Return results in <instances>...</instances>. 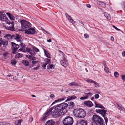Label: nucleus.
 <instances>
[{
	"mask_svg": "<svg viewBox=\"0 0 125 125\" xmlns=\"http://www.w3.org/2000/svg\"><path fill=\"white\" fill-rule=\"evenodd\" d=\"M68 104L65 102L59 104L53 107L54 110L52 112V114L55 117H57L64 114L63 111L67 107Z\"/></svg>",
	"mask_w": 125,
	"mask_h": 125,
	"instance_id": "nucleus-1",
	"label": "nucleus"
},
{
	"mask_svg": "<svg viewBox=\"0 0 125 125\" xmlns=\"http://www.w3.org/2000/svg\"><path fill=\"white\" fill-rule=\"evenodd\" d=\"M73 113L74 116L81 118H84L86 115L85 111L82 109H74L73 111Z\"/></svg>",
	"mask_w": 125,
	"mask_h": 125,
	"instance_id": "nucleus-2",
	"label": "nucleus"
},
{
	"mask_svg": "<svg viewBox=\"0 0 125 125\" xmlns=\"http://www.w3.org/2000/svg\"><path fill=\"white\" fill-rule=\"evenodd\" d=\"M20 21L21 24V29L22 31H25L29 28L31 27V24L27 21L21 20Z\"/></svg>",
	"mask_w": 125,
	"mask_h": 125,
	"instance_id": "nucleus-3",
	"label": "nucleus"
},
{
	"mask_svg": "<svg viewBox=\"0 0 125 125\" xmlns=\"http://www.w3.org/2000/svg\"><path fill=\"white\" fill-rule=\"evenodd\" d=\"M92 119L93 121L92 122H94L100 124V125H103V120L102 118L99 116L94 115L93 116Z\"/></svg>",
	"mask_w": 125,
	"mask_h": 125,
	"instance_id": "nucleus-4",
	"label": "nucleus"
},
{
	"mask_svg": "<svg viewBox=\"0 0 125 125\" xmlns=\"http://www.w3.org/2000/svg\"><path fill=\"white\" fill-rule=\"evenodd\" d=\"M64 125H72L73 122V120L70 116H68L65 118L62 121Z\"/></svg>",
	"mask_w": 125,
	"mask_h": 125,
	"instance_id": "nucleus-5",
	"label": "nucleus"
},
{
	"mask_svg": "<svg viewBox=\"0 0 125 125\" xmlns=\"http://www.w3.org/2000/svg\"><path fill=\"white\" fill-rule=\"evenodd\" d=\"M104 109H96V112L99 113L102 115L105 119L106 124L108 121V118L105 116L106 115V114H107L106 113L107 111L104 110Z\"/></svg>",
	"mask_w": 125,
	"mask_h": 125,
	"instance_id": "nucleus-6",
	"label": "nucleus"
},
{
	"mask_svg": "<svg viewBox=\"0 0 125 125\" xmlns=\"http://www.w3.org/2000/svg\"><path fill=\"white\" fill-rule=\"evenodd\" d=\"M25 34H28L33 35L36 33V31H35V29L31 27L29 28L27 30L25 31Z\"/></svg>",
	"mask_w": 125,
	"mask_h": 125,
	"instance_id": "nucleus-7",
	"label": "nucleus"
},
{
	"mask_svg": "<svg viewBox=\"0 0 125 125\" xmlns=\"http://www.w3.org/2000/svg\"><path fill=\"white\" fill-rule=\"evenodd\" d=\"M90 90H85V93L86 94L84 95L83 97H81L80 99L81 100H84L87 99L89 97H91L92 93L88 92Z\"/></svg>",
	"mask_w": 125,
	"mask_h": 125,
	"instance_id": "nucleus-8",
	"label": "nucleus"
},
{
	"mask_svg": "<svg viewBox=\"0 0 125 125\" xmlns=\"http://www.w3.org/2000/svg\"><path fill=\"white\" fill-rule=\"evenodd\" d=\"M53 107H52L49 110L47 111L45 114V115L43 116L42 118V120H44L45 119H46L48 116L51 113L52 114V110L53 109Z\"/></svg>",
	"mask_w": 125,
	"mask_h": 125,
	"instance_id": "nucleus-9",
	"label": "nucleus"
},
{
	"mask_svg": "<svg viewBox=\"0 0 125 125\" xmlns=\"http://www.w3.org/2000/svg\"><path fill=\"white\" fill-rule=\"evenodd\" d=\"M7 17L6 15L3 13L1 12H0V20L5 21L7 20Z\"/></svg>",
	"mask_w": 125,
	"mask_h": 125,
	"instance_id": "nucleus-10",
	"label": "nucleus"
},
{
	"mask_svg": "<svg viewBox=\"0 0 125 125\" xmlns=\"http://www.w3.org/2000/svg\"><path fill=\"white\" fill-rule=\"evenodd\" d=\"M60 63L62 66L65 67L67 66L68 64L67 60L65 58L63 60H61Z\"/></svg>",
	"mask_w": 125,
	"mask_h": 125,
	"instance_id": "nucleus-11",
	"label": "nucleus"
},
{
	"mask_svg": "<svg viewBox=\"0 0 125 125\" xmlns=\"http://www.w3.org/2000/svg\"><path fill=\"white\" fill-rule=\"evenodd\" d=\"M13 38L16 40L18 42H20L22 41L21 37L20 35L18 34L13 36Z\"/></svg>",
	"mask_w": 125,
	"mask_h": 125,
	"instance_id": "nucleus-12",
	"label": "nucleus"
},
{
	"mask_svg": "<svg viewBox=\"0 0 125 125\" xmlns=\"http://www.w3.org/2000/svg\"><path fill=\"white\" fill-rule=\"evenodd\" d=\"M13 47V51L12 53L13 54H15L16 52V50H17L19 47V46L14 43H13L12 44Z\"/></svg>",
	"mask_w": 125,
	"mask_h": 125,
	"instance_id": "nucleus-13",
	"label": "nucleus"
},
{
	"mask_svg": "<svg viewBox=\"0 0 125 125\" xmlns=\"http://www.w3.org/2000/svg\"><path fill=\"white\" fill-rule=\"evenodd\" d=\"M8 23L9 24H11V25L8 28V30L11 31H13L15 29L14 28V23L13 22H8Z\"/></svg>",
	"mask_w": 125,
	"mask_h": 125,
	"instance_id": "nucleus-14",
	"label": "nucleus"
},
{
	"mask_svg": "<svg viewBox=\"0 0 125 125\" xmlns=\"http://www.w3.org/2000/svg\"><path fill=\"white\" fill-rule=\"evenodd\" d=\"M65 15L67 18L68 20L70 22L74 24L75 23L74 20L72 19V18L67 13H66Z\"/></svg>",
	"mask_w": 125,
	"mask_h": 125,
	"instance_id": "nucleus-15",
	"label": "nucleus"
},
{
	"mask_svg": "<svg viewBox=\"0 0 125 125\" xmlns=\"http://www.w3.org/2000/svg\"><path fill=\"white\" fill-rule=\"evenodd\" d=\"M84 104L86 106L89 107H91L93 105L92 102L90 101H86L85 102Z\"/></svg>",
	"mask_w": 125,
	"mask_h": 125,
	"instance_id": "nucleus-16",
	"label": "nucleus"
},
{
	"mask_svg": "<svg viewBox=\"0 0 125 125\" xmlns=\"http://www.w3.org/2000/svg\"><path fill=\"white\" fill-rule=\"evenodd\" d=\"M55 122L52 120L48 121L45 123V125H54Z\"/></svg>",
	"mask_w": 125,
	"mask_h": 125,
	"instance_id": "nucleus-17",
	"label": "nucleus"
},
{
	"mask_svg": "<svg viewBox=\"0 0 125 125\" xmlns=\"http://www.w3.org/2000/svg\"><path fill=\"white\" fill-rule=\"evenodd\" d=\"M87 122L86 121L83 120L78 122L76 125H87Z\"/></svg>",
	"mask_w": 125,
	"mask_h": 125,
	"instance_id": "nucleus-18",
	"label": "nucleus"
},
{
	"mask_svg": "<svg viewBox=\"0 0 125 125\" xmlns=\"http://www.w3.org/2000/svg\"><path fill=\"white\" fill-rule=\"evenodd\" d=\"M26 51L30 54L32 55H35V53H34V51L30 48H26Z\"/></svg>",
	"mask_w": 125,
	"mask_h": 125,
	"instance_id": "nucleus-19",
	"label": "nucleus"
},
{
	"mask_svg": "<svg viewBox=\"0 0 125 125\" xmlns=\"http://www.w3.org/2000/svg\"><path fill=\"white\" fill-rule=\"evenodd\" d=\"M8 44V41H3L1 38H0V47L2 45H6Z\"/></svg>",
	"mask_w": 125,
	"mask_h": 125,
	"instance_id": "nucleus-20",
	"label": "nucleus"
},
{
	"mask_svg": "<svg viewBox=\"0 0 125 125\" xmlns=\"http://www.w3.org/2000/svg\"><path fill=\"white\" fill-rule=\"evenodd\" d=\"M94 103L95 104L94 106L95 107H99L102 108L103 109H105L104 107L102 105L98 104L97 102H94Z\"/></svg>",
	"mask_w": 125,
	"mask_h": 125,
	"instance_id": "nucleus-21",
	"label": "nucleus"
},
{
	"mask_svg": "<svg viewBox=\"0 0 125 125\" xmlns=\"http://www.w3.org/2000/svg\"><path fill=\"white\" fill-rule=\"evenodd\" d=\"M6 14L8 16L10 19L11 20H14L15 18L13 16L9 13H7Z\"/></svg>",
	"mask_w": 125,
	"mask_h": 125,
	"instance_id": "nucleus-22",
	"label": "nucleus"
},
{
	"mask_svg": "<svg viewBox=\"0 0 125 125\" xmlns=\"http://www.w3.org/2000/svg\"><path fill=\"white\" fill-rule=\"evenodd\" d=\"M5 37L9 40H10L12 39H13V36H12L9 34L6 35L5 36Z\"/></svg>",
	"mask_w": 125,
	"mask_h": 125,
	"instance_id": "nucleus-23",
	"label": "nucleus"
},
{
	"mask_svg": "<svg viewBox=\"0 0 125 125\" xmlns=\"http://www.w3.org/2000/svg\"><path fill=\"white\" fill-rule=\"evenodd\" d=\"M97 3L98 4L100 5L103 8H104L106 7V4L103 2L98 1Z\"/></svg>",
	"mask_w": 125,
	"mask_h": 125,
	"instance_id": "nucleus-24",
	"label": "nucleus"
},
{
	"mask_svg": "<svg viewBox=\"0 0 125 125\" xmlns=\"http://www.w3.org/2000/svg\"><path fill=\"white\" fill-rule=\"evenodd\" d=\"M65 98H60L58 99L55 100L52 103V105H53L54 103L57 102L59 101H62L64 100Z\"/></svg>",
	"mask_w": 125,
	"mask_h": 125,
	"instance_id": "nucleus-25",
	"label": "nucleus"
},
{
	"mask_svg": "<svg viewBox=\"0 0 125 125\" xmlns=\"http://www.w3.org/2000/svg\"><path fill=\"white\" fill-rule=\"evenodd\" d=\"M44 53L46 57L49 58H50V54L45 49L44 50Z\"/></svg>",
	"mask_w": 125,
	"mask_h": 125,
	"instance_id": "nucleus-26",
	"label": "nucleus"
},
{
	"mask_svg": "<svg viewBox=\"0 0 125 125\" xmlns=\"http://www.w3.org/2000/svg\"><path fill=\"white\" fill-rule=\"evenodd\" d=\"M3 57L5 58H8L9 55V54L8 52H4L3 54Z\"/></svg>",
	"mask_w": 125,
	"mask_h": 125,
	"instance_id": "nucleus-27",
	"label": "nucleus"
},
{
	"mask_svg": "<svg viewBox=\"0 0 125 125\" xmlns=\"http://www.w3.org/2000/svg\"><path fill=\"white\" fill-rule=\"evenodd\" d=\"M26 57L29 58V59H30L31 60H36V58L31 55L28 56L27 55H26Z\"/></svg>",
	"mask_w": 125,
	"mask_h": 125,
	"instance_id": "nucleus-28",
	"label": "nucleus"
},
{
	"mask_svg": "<svg viewBox=\"0 0 125 125\" xmlns=\"http://www.w3.org/2000/svg\"><path fill=\"white\" fill-rule=\"evenodd\" d=\"M117 106L119 110L124 111L125 110V108L121 105L117 104Z\"/></svg>",
	"mask_w": 125,
	"mask_h": 125,
	"instance_id": "nucleus-29",
	"label": "nucleus"
},
{
	"mask_svg": "<svg viewBox=\"0 0 125 125\" xmlns=\"http://www.w3.org/2000/svg\"><path fill=\"white\" fill-rule=\"evenodd\" d=\"M22 62L25 65L28 66L29 64L28 61L26 60H23L22 61Z\"/></svg>",
	"mask_w": 125,
	"mask_h": 125,
	"instance_id": "nucleus-30",
	"label": "nucleus"
},
{
	"mask_svg": "<svg viewBox=\"0 0 125 125\" xmlns=\"http://www.w3.org/2000/svg\"><path fill=\"white\" fill-rule=\"evenodd\" d=\"M76 98V96L75 95L70 96L68 97L67 100H72Z\"/></svg>",
	"mask_w": 125,
	"mask_h": 125,
	"instance_id": "nucleus-31",
	"label": "nucleus"
},
{
	"mask_svg": "<svg viewBox=\"0 0 125 125\" xmlns=\"http://www.w3.org/2000/svg\"><path fill=\"white\" fill-rule=\"evenodd\" d=\"M22 121V119L16 121L15 122V124L17 125H20L21 124V122Z\"/></svg>",
	"mask_w": 125,
	"mask_h": 125,
	"instance_id": "nucleus-32",
	"label": "nucleus"
},
{
	"mask_svg": "<svg viewBox=\"0 0 125 125\" xmlns=\"http://www.w3.org/2000/svg\"><path fill=\"white\" fill-rule=\"evenodd\" d=\"M104 16L108 20H110L111 19V17L109 14H108L106 13H104Z\"/></svg>",
	"mask_w": 125,
	"mask_h": 125,
	"instance_id": "nucleus-33",
	"label": "nucleus"
},
{
	"mask_svg": "<svg viewBox=\"0 0 125 125\" xmlns=\"http://www.w3.org/2000/svg\"><path fill=\"white\" fill-rule=\"evenodd\" d=\"M68 85L70 86H77L78 85L76 83L74 82H72L69 83L68 84Z\"/></svg>",
	"mask_w": 125,
	"mask_h": 125,
	"instance_id": "nucleus-34",
	"label": "nucleus"
},
{
	"mask_svg": "<svg viewBox=\"0 0 125 125\" xmlns=\"http://www.w3.org/2000/svg\"><path fill=\"white\" fill-rule=\"evenodd\" d=\"M23 56L22 54L18 53L16 55L15 57L16 58H20L22 57Z\"/></svg>",
	"mask_w": 125,
	"mask_h": 125,
	"instance_id": "nucleus-35",
	"label": "nucleus"
},
{
	"mask_svg": "<svg viewBox=\"0 0 125 125\" xmlns=\"http://www.w3.org/2000/svg\"><path fill=\"white\" fill-rule=\"evenodd\" d=\"M69 105L70 107L72 108L74 106V103L72 102H70L69 103Z\"/></svg>",
	"mask_w": 125,
	"mask_h": 125,
	"instance_id": "nucleus-36",
	"label": "nucleus"
},
{
	"mask_svg": "<svg viewBox=\"0 0 125 125\" xmlns=\"http://www.w3.org/2000/svg\"><path fill=\"white\" fill-rule=\"evenodd\" d=\"M104 69L106 73H108L109 71V68L105 66H104Z\"/></svg>",
	"mask_w": 125,
	"mask_h": 125,
	"instance_id": "nucleus-37",
	"label": "nucleus"
},
{
	"mask_svg": "<svg viewBox=\"0 0 125 125\" xmlns=\"http://www.w3.org/2000/svg\"><path fill=\"white\" fill-rule=\"evenodd\" d=\"M114 75L116 77H118L119 74L116 71L114 73Z\"/></svg>",
	"mask_w": 125,
	"mask_h": 125,
	"instance_id": "nucleus-38",
	"label": "nucleus"
},
{
	"mask_svg": "<svg viewBox=\"0 0 125 125\" xmlns=\"http://www.w3.org/2000/svg\"><path fill=\"white\" fill-rule=\"evenodd\" d=\"M19 50L20 51H22L23 52H26V51H26V50H25L24 49L23 47L20 48V49H19Z\"/></svg>",
	"mask_w": 125,
	"mask_h": 125,
	"instance_id": "nucleus-39",
	"label": "nucleus"
},
{
	"mask_svg": "<svg viewBox=\"0 0 125 125\" xmlns=\"http://www.w3.org/2000/svg\"><path fill=\"white\" fill-rule=\"evenodd\" d=\"M86 81L88 82L89 83H93V81H94L93 80H92L91 79H87Z\"/></svg>",
	"mask_w": 125,
	"mask_h": 125,
	"instance_id": "nucleus-40",
	"label": "nucleus"
},
{
	"mask_svg": "<svg viewBox=\"0 0 125 125\" xmlns=\"http://www.w3.org/2000/svg\"><path fill=\"white\" fill-rule=\"evenodd\" d=\"M11 62L12 65H15L16 63L15 61L13 60H11Z\"/></svg>",
	"mask_w": 125,
	"mask_h": 125,
	"instance_id": "nucleus-41",
	"label": "nucleus"
},
{
	"mask_svg": "<svg viewBox=\"0 0 125 125\" xmlns=\"http://www.w3.org/2000/svg\"><path fill=\"white\" fill-rule=\"evenodd\" d=\"M45 61L46 62L45 63L47 64H48L49 62H50V60L49 59H45Z\"/></svg>",
	"mask_w": 125,
	"mask_h": 125,
	"instance_id": "nucleus-42",
	"label": "nucleus"
},
{
	"mask_svg": "<svg viewBox=\"0 0 125 125\" xmlns=\"http://www.w3.org/2000/svg\"><path fill=\"white\" fill-rule=\"evenodd\" d=\"M93 82H93V83L95 85V86L96 87H99V84L95 82L94 81H93Z\"/></svg>",
	"mask_w": 125,
	"mask_h": 125,
	"instance_id": "nucleus-43",
	"label": "nucleus"
},
{
	"mask_svg": "<svg viewBox=\"0 0 125 125\" xmlns=\"http://www.w3.org/2000/svg\"><path fill=\"white\" fill-rule=\"evenodd\" d=\"M54 67V65L51 64L50 65V66L49 68V69L50 68L51 69H53Z\"/></svg>",
	"mask_w": 125,
	"mask_h": 125,
	"instance_id": "nucleus-44",
	"label": "nucleus"
},
{
	"mask_svg": "<svg viewBox=\"0 0 125 125\" xmlns=\"http://www.w3.org/2000/svg\"><path fill=\"white\" fill-rule=\"evenodd\" d=\"M33 50L36 52H37L39 51V49L36 47H33Z\"/></svg>",
	"mask_w": 125,
	"mask_h": 125,
	"instance_id": "nucleus-45",
	"label": "nucleus"
},
{
	"mask_svg": "<svg viewBox=\"0 0 125 125\" xmlns=\"http://www.w3.org/2000/svg\"><path fill=\"white\" fill-rule=\"evenodd\" d=\"M91 125H98L96 123L94 122H92L91 123Z\"/></svg>",
	"mask_w": 125,
	"mask_h": 125,
	"instance_id": "nucleus-46",
	"label": "nucleus"
},
{
	"mask_svg": "<svg viewBox=\"0 0 125 125\" xmlns=\"http://www.w3.org/2000/svg\"><path fill=\"white\" fill-rule=\"evenodd\" d=\"M122 79L123 81H125V75H121Z\"/></svg>",
	"mask_w": 125,
	"mask_h": 125,
	"instance_id": "nucleus-47",
	"label": "nucleus"
},
{
	"mask_svg": "<svg viewBox=\"0 0 125 125\" xmlns=\"http://www.w3.org/2000/svg\"><path fill=\"white\" fill-rule=\"evenodd\" d=\"M94 97L95 99H98L99 97V95L98 94H96L94 95Z\"/></svg>",
	"mask_w": 125,
	"mask_h": 125,
	"instance_id": "nucleus-48",
	"label": "nucleus"
},
{
	"mask_svg": "<svg viewBox=\"0 0 125 125\" xmlns=\"http://www.w3.org/2000/svg\"><path fill=\"white\" fill-rule=\"evenodd\" d=\"M112 26L115 29H116V30H118V31H120V30L118 28H117L114 25H113Z\"/></svg>",
	"mask_w": 125,
	"mask_h": 125,
	"instance_id": "nucleus-49",
	"label": "nucleus"
},
{
	"mask_svg": "<svg viewBox=\"0 0 125 125\" xmlns=\"http://www.w3.org/2000/svg\"><path fill=\"white\" fill-rule=\"evenodd\" d=\"M47 64L45 63L42 65V67L43 68H45Z\"/></svg>",
	"mask_w": 125,
	"mask_h": 125,
	"instance_id": "nucleus-50",
	"label": "nucleus"
},
{
	"mask_svg": "<svg viewBox=\"0 0 125 125\" xmlns=\"http://www.w3.org/2000/svg\"><path fill=\"white\" fill-rule=\"evenodd\" d=\"M84 36L86 38H88L89 36L87 34H84Z\"/></svg>",
	"mask_w": 125,
	"mask_h": 125,
	"instance_id": "nucleus-51",
	"label": "nucleus"
},
{
	"mask_svg": "<svg viewBox=\"0 0 125 125\" xmlns=\"http://www.w3.org/2000/svg\"><path fill=\"white\" fill-rule=\"evenodd\" d=\"M7 76H8V77H11V78H9V79H13V78H12V77H13V76H12V75H7Z\"/></svg>",
	"mask_w": 125,
	"mask_h": 125,
	"instance_id": "nucleus-52",
	"label": "nucleus"
},
{
	"mask_svg": "<svg viewBox=\"0 0 125 125\" xmlns=\"http://www.w3.org/2000/svg\"><path fill=\"white\" fill-rule=\"evenodd\" d=\"M38 62V61H33L32 62V63L33 64H36V63Z\"/></svg>",
	"mask_w": 125,
	"mask_h": 125,
	"instance_id": "nucleus-53",
	"label": "nucleus"
},
{
	"mask_svg": "<svg viewBox=\"0 0 125 125\" xmlns=\"http://www.w3.org/2000/svg\"><path fill=\"white\" fill-rule=\"evenodd\" d=\"M125 55V51H124L122 53V55L124 56Z\"/></svg>",
	"mask_w": 125,
	"mask_h": 125,
	"instance_id": "nucleus-54",
	"label": "nucleus"
},
{
	"mask_svg": "<svg viewBox=\"0 0 125 125\" xmlns=\"http://www.w3.org/2000/svg\"><path fill=\"white\" fill-rule=\"evenodd\" d=\"M50 97L51 98H53L54 97V95L53 94H52L50 95Z\"/></svg>",
	"mask_w": 125,
	"mask_h": 125,
	"instance_id": "nucleus-55",
	"label": "nucleus"
},
{
	"mask_svg": "<svg viewBox=\"0 0 125 125\" xmlns=\"http://www.w3.org/2000/svg\"><path fill=\"white\" fill-rule=\"evenodd\" d=\"M47 42H50L52 41L51 39H48L47 40Z\"/></svg>",
	"mask_w": 125,
	"mask_h": 125,
	"instance_id": "nucleus-56",
	"label": "nucleus"
},
{
	"mask_svg": "<svg viewBox=\"0 0 125 125\" xmlns=\"http://www.w3.org/2000/svg\"><path fill=\"white\" fill-rule=\"evenodd\" d=\"M87 7L90 8L91 7V6L89 4H87L86 5Z\"/></svg>",
	"mask_w": 125,
	"mask_h": 125,
	"instance_id": "nucleus-57",
	"label": "nucleus"
},
{
	"mask_svg": "<svg viewBox=\"0 0 125 125\" xmlns=\"http://www.w3.org/2000/svg\"><path fill=\"white\" fill-rule=\"evenodd\" d=\"M32 120L33 118H32L31 117L30 118L29 120L31 121V122L32 121Z\"/></svg>",
	"mask_w": 125,
	"mask_h": 125,
	"instance_id": "nucleus-58",
	"label": "nucleus"
},
{
	"mask_svg": "<svg viewBox=\"0 0 125 125\" xmlns=\"http://www.w3.org/2000/svg\"><path fill=\"white\" fill-rule=\"evenodd\" d=\"M111 39L112 41H114V40L113 37L112 36H111Z\"/></svg>",
	"mask_w": 125,
	"mask_h": 125,
	"instance_id": "nucleus-59",
	"label": "nucleus"
},
{
	"mask_svg": "<svg viewBox=\"0 0 125 125\" xmlns=\"http://www.w3.org/2000/svg\"><path fill=\"white\" fill-rule=\"evenodd\" d=\"M39 68V67H36V68H34L33 69L35 70H37V69H38Z\"/></svg>",
	"mask_w": 125,
	"mask_h": 125,
	"instance_id": "nucleus-60",
	"label": "nucleus"
},
{
	"mask_svg": "<svg viewBox=\"0 0 125 125\" xmlns=\"http://www.w3.org/2000/svg\"><path fill=\"white\" fill-rule=\"evenodd\" d=\"M12 78V79H13L14 80H16L15 78V77L14 76H13Z\"/></svg>",
	"mask_w": 125,
	"mask_h": 125,
	"instance_id": "nucleus-61",
	"label": "nucleus"
},
{
	"mask_svg": "<svg viewBox=\"0 0 125 125\" xmlns=\"http://www.w3.org/2000/svg\"><path fill=\"white\" fill-rule=\"evenodd\" d=\"M45 32H46V33H47L48 34H50L49 32H48L47 31H46V30L45 31Z\"/></svg>",
	"mask_w": 125,
	"mask_h": 125,
	"instance_id": "nucleus-62",
	"label": "nucleus"
},
{
	"mask_svg": "<svg viewBox=\"0 0 125 125\" xmlns=\"http://www.w3.org/2000/svg\"><path fill=\"white\" fill-rule=\"evenodd\" d=\"M45 32H46V33H47L48 34H50L49 32H48L47 31H46V30L45 31Z\"/></svg>",
	"mask_w": 125,
	"mask_h": 125,
	"instance_id": "nucleus-63",
	"label": "nucleus"
},
{
	"mask_svg": "<svg viewBox=\"0 0 125 125\" xmlns=\"http://www.w3.org/2000/svg\"><path fill=\"white\" fill-rule=\"evenodd\" d=\"M124 9H125V4L124 5Z\"/></svg>",
	"mask_w": 125,
	"mask_h": 125,
	"instance_id": "nucleus-64",
	"label": "nucleus"
}]
</instances>
